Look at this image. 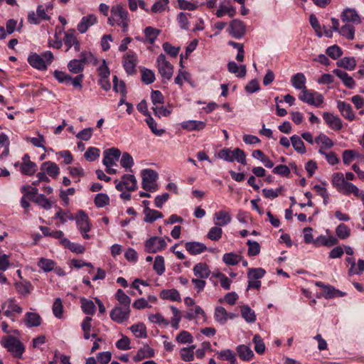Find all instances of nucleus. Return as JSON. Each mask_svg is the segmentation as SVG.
Masks as SVG:
<instances>
[{
	"mask_svg": "<svg viewBox=\"0 0 364 364\" xmlns=\"http://www.w3.org/2000/svg\"><path fill=\"white\" fill-rule=\"evenodd\" d=\"M111 15L107 19L109 25L117 24L122 28V31L126 33L128 30L129 21V13L121 4H116L111 8Z\"/></svg>",
	"mask_w": 364,
	"mask_h": 364,
	"instance_id": "obj_1",
	"label": "nucleus"
},
{
	"mask_svg": "<svg viewBox=\"0 0 364 364\" xmlns=\"http://www.w3.org/2000/svg\"><path fill=\"white\" fill-rule=\"evenodd\" d=\"M53 60V55L49 50L43 53L41 55L31 53L28 58L30 65L39 70H46Z\"/></svg>",
	"mask_w": 364,
	"mask_h": 364,
	"instance_id": "obj_2",
	"label": "nucleus"
},
{
	"mask_svg": "<svg viewBox=\"0 0 364 364\" xmlns=\"http://www.w3.org/2000/svg\"><path fill=\"white\" fill-rule=\"evenodd\" d=\"M218 157L228 162L236 161L242 165H246L247 164L246 154L243 150L239 148H235L233 150L224 148L218 152Z\"/></svg>",
	"mask_w": 364,
	"mask_h": 364,
	"instance_id": "obj_3",
	"label": "nucleus"
},
{
	"mask_svg": "<svg viewBox=\"0 0 364 364\" xmlns=\"http://www.w3.org/2000/svg\"><path fill=\"white\" fill-rule=\"evenodd\" d=\"M142 188L146 191H155L157 190V184L156 181L158 178V173L156 171L146 168L141 171Z\"/></svg>",
	"mask_w": 364,
	"mask_h": 364,
	"instance_id": "obj_4",
	"label": "nucleus"
},
{
	"mask_svg": "<svg viewBox=\"0 0 364 364\" xmlns=\"http://www.w3.org/2000/svg\"><path fill=\"white\" fill-rule=\"evenodd\" d=\"M1 343L16 358H21L25 350L23 343L14 336H8Z\"/></svg>",
	"mask_w": 364,
	"mask_h": 364,
	"instance_id": "obj_5",
	"label": "nucleus"
},
{
	"mask_svg": "<svg viewBox=\"0 0 364 364\" xmlns=\"http://www.w3.org/2000/svg\"><path fill=\"white\" fill-rule=\"evenodd\" d=\"M299 99L310 105L318 107L323 102V95L314 90L305 89L299 95Z\"/></svg>",
	"mask_w": 364,
	"mask_h": 364,
	"instance_id": "obj_6",
	"label": "nucleus"
},
{
	"mask_svg": "<svg viewBox=\"0 0 364 364\" xmlns=\"http://www.w3.org/2000/svg\"><path fill=\"white\" fill-rule=\"evenodd\" d=\"M159 73L164 79L169 80L173 73V66L166 60L164 54L161 53L156 60Z\"/></svg>",
	"mask_w": 364,
	"mask_h": 364,
	"instance_id": "obj_7",
	"label": "nucleus"
},
{
	"mask_svg": "<svg viewBox=\"0 0 364 364\" xmlns=\"http://www.w3.org/2000/svg\"><path fill=\"white\" fill-rule=\"evenodd\" d=\"M123 67L128 75L136 73V67L138 63L137 55L133 50H129L123 56Z\"/></svg>",
	"mask_w": 364,
	"mask_h": 364,
	"instance_id": "obj_8",
	"label": "nucleus"
},
{
	"mask_svg": "<svg viewBox=\"0 0 364 364\" xmlns=\"http://www.w3.org/2000/svg\"><path fill=\"white\" fill-rule=\"evenodd\" d=\"M166 242L162 237H151L145 242V251L149 253H156L165 249Z\"/></svg>",
	"mask_w": 364,
	"mask_h": 364,
	"instance_id": "obj_9",
	"label": "nucleus"
},
{
	"mask_svg": "<svg viewBox=\"0 0 364 364\" xmlns=\"http://www.w3.org/2000/svg\"><path fill=\"white\" fill-rule=\"evenodd\" d=\"M130 311V308L122 306H115L110 311L109 316L112 321L118 323H122L129 318Z\"/></svg>",
	"mask_w": 364,
	"mask_h": 364,
	"instance_id": "obj_10",
	"label": "nucleus"
},
{
	"mask_svg": "<svg viewBox=\"0 0 364 364\" xmlns=\"http://www.w3.org/2000/svg\"><path fill=\"white\" fill-rule=\"evenodd\" d=\"M1 309L6 316L12 318L15 314H21L22 309L19 306L14 299H9L1 304Z\"/></svg>",
	"mask_w": 364,
	"mask_h": 364,
	"instance_id": "obj_11",
	"label": "nucleus"
},
{
	"mask_svg": "<svg viewBox=\"0 0 364 364\" xmlns=\"http://www.w3.org/2000/svg\"><path fill=\"white\" fill-rule=\"evenodd\" d=\"M228 31L232 37L240 39L245 33V26L240 20L234 19L230 23Z\"/></svg>",
	"mask_w": 364,
	"mask_h": 364,
	"instance_id": "obj_12",
	"label": "nucleus"
},
{
	"mask_svg": "<svg viewBox=\"0 0 364 364\" xmlns=\"http://www.w3.org/2000/svg\"><path fill=\"white\" fill-rule=\"evenodd\" d=\"M323 119L326 124L333 130L340 131L343 128L342 120L337 115L331 112H323Z\"/></svg>",
	"mask_w": 364,
	"mask_h": 364,
	"instance_id": "obj_13",
	"label": "nucleus"
},
{
	"mask_svg": "<svg viewBox=\"0 0 364 364\" xmlns=\"http://www.w3.org/2000/svg\"><path fill=\"white\" fill-rule=\"evenodd\" d=\"M104 159L102 161L103 164L105 166H113L115 162L119 160L121 152L117 148H110L106 149L104 152Z\"/></svg>",
	"mask_w": 364,
	"mask_h": 364,
	"instance_id": "obj_14",
	"label": "nucleus"
},
{
	"mask_svg": "<svg viewBox=\"0 0 364 364\" xmlns=\"http://www.w3.org/2000/svg\"><path fill=\"white\" fill-rule=\"evenodd\" d=\"M341 18L343 22H350L355 24H359L361 22L360 18L354 9H346L341 14Z\"/></svg>",
	"mask_w": 364,
	"mask_h": 364,
	"instance_id": "obj_15",
	"label": "nucleus"
},
{
	"mask_svg": "<svg viewBox=\"0 0 364 364\" xmlns=\"http://www.w3.org/2000/svg\"><path fill=\"white\" fill-rule=\"evenodd\" d=\"M97 22L96 16L89 14L83 16L80 22L77 24V28L80 33H85L88 28Z\"/></svg>",
	"mask_w": 364,
	"mask_h": 364,
	"instance_id": "obj_16",
	"label": "nucleus"
},
{
	"mask_svg": "<svg viewBox=\"0 0 364 364\" xmlns=\"http://www.w3.org/2000/svg\"><path fill=\"white\" fill-rule=\"evenodd\" d=\"M76 223L80 232H89L91 228L87 215L83 211L80 210L76 217Z\"/></svg>",
	"mask_w": 364,
	"mask_h": 364,
	"instance_id": "obj_17",
	"label": "nucleus"
},
{
	"mask_svg": "<svg viewBox=\"0 0 364 364\" xmlns=\"http://www.w3.org/2000/svg\"><path fill=\"white\" fill-rule=\"evenodd\" d=\"M232 220V217L229 213L225 210H219L214 214L213 222L215 225L223 227L229 224Z\"/></svg>",
	"mask_w": 364,
	"mask_h": 364,
	"instance_id": "obj_18",
	"label": "nucleus"
},
{
	"mask_svg": "<svg viewBox=\"0 0 364 364\" xmlns=\"http://www.w3.org/2000/svg\"><path fill=\"white\" fill-rule=\"evenodd\" d=\"M337 108L345 119L348 121L355 119V114L350 104L343 101H338Z\"/></svg>",
	"mask_w": 364,
	"mask_h": 364,
	"instance_id": "obj_19",
	"label": "nucleus"
},
{
	"mask_svg": "<svg viewBox=\"0 0 364 364\" xmlns=\"http://www.w3.org/2000/svg\"><path fill=\"white\" fill-rule=\"evenodd\" d=\"M181 127L187 131H201L206 127V123L199 120H188L181 123Z\"/></svg>",
	"mask_w": 364,
	"mask_h": 364,
	"instance_id": "obj_20",
	"label": "nucleus"
},
{
	"mask_svg": "<svg viewBox=\"0 0 364 364\" xmlns=\"http://www.w3.org/2000/svg\"><path fill=\"white\" fill-rule=\"evenodd\" d=\"M73 32V30L71 32L68 31L67 33H65V36L63 38V41L65 46H67V51L69 49H70L73 46H74V49L75 51H80V42L75 36Z\"/></svg>",
	"mask_w": 364,
	"mask_h": 364,
	"instance_id": "obj_21",
	"label": "nucleus"
},
{
	"mask_svg": "<svg viewBox=\"0 0 364 364\" xmlns=\"http://www.w3.org/2000/svg\"><path fill=\"white\" fill-rule=\"evenodd\" d=\"M186 250L192 255L201 254L206 250V246L199 242H187L185 244Z\"/></svg>",
	"mask_w": 364,
	"mask_h": 364,
	"instance_id": "obj_22",
	"label": "nucleus"
},
{
	"mask_svg": "<svg viewBox=\"0 0 364 364\" xmlns=\"http://www.w3.org/2000/svg\"><path fill=\"white\" fill-rule=\"evenodd\" d=\"M154 356V349L150 348L148 345H145L137 350L136 354L133 357V360L135 362H139L144 358H149Z\"/></svg>",
	"mask_w": 364,
	"mask_h": 364,
	"instance_id": "obj_23",
	"label": "nucleus"
},
{
	"mask_svg": "<svg viewBox=\"0 0 364 364\" xmlns=\"http://www.w3.org/2000/svg\"><path fill=\"white\" fill-rule=\"evenodd\" d=\"M41 169L46 171L48 175L54 178H55L60 173V168L55 163L50 161L43 162L41 164Z\"/></svg>",
	"mask_w": 364,
	"mask_h": 364,
	"instance_id": "obj_24",
	"label": "nucleus"
},
{
	"mask_svg": "<svg viewBox=\"0 0 364 364\" xmlns=\"http://www.w3.org/2000/svg\"><path fill=\"white\" fill-rule=\"evenodd\" d=\"M306 77L302 73L294 75L291 79L292 86L296 90H301V92L306 89Z\"/></svg>",
	"mask_w": 364,
	"mask_h": 364,
	"instance_id": "obj_25",
	"label": "nucleus"
},
{
	"mask_svg": "<svg viewBox=\"0 0 364 364\" xmlns=\"http://www.w3.org/2000/svg\"><path fill=\"white\" fill-rule=\"evenodd\" d=\"M193 270L195 276L200 279H207L210 274V270L208 266L203 262L196 264Z\"/></svg>",
	"mask_w": 364,
	"mask_h": 364,
	"instance_id": "obj_26",
	"label": "nucleus"
},
{
	"mask_svg": "<svg viewBox=\"0 0 364 364\" xmlns=\"http://www.w3.org/2000/svg\"><path fill=\"white\" fill-rule=\"evenodd\" d=\"M122 181L125 189L128 191H134L137 188V181L132 174H124L122 177Z\"/></svg>",
	"mask_w": 364,
	"mask_h": 364,
	"instance_id": "obj_27",
	"label": "nucleus"
},
{
	"mask_svg": "<svg viewBox=\"0 0 364 364\" xmlns=\"http://www.w3.org/2000/svg\"><path fill=\"white\" fill-rule=\"evenodd\" d=\"M228 71L235 74L238 77H244L246 75L247 70L245 65L238 66L234 61L229 62L228 64Z\"/></svg>",
	"mask_w": 364,
	"mask_h": 364,
	"instance_id": "obj_28",
	"label": "nucleus"
},
{
	"mask_svg": "<svg viewBox=\"0 0 364 364\" xmlns=\"http://www.w3.org/2000/svg\"><path fill=\"white\" fill-rule=\"evenodd\" d=\"M25 317V323L28 328L38 326L41 323V318L38 314L27 312Z\"/></svg>",
	"mask_w": 364,
	"mask_h": 364,
	"instance_id": "obj_29",
	"label": "nucleus"
},
{
	"mask_svg": "<svg viewBox=\"0 0 364 364\" xmlns=\"http://www.w3.org/2000/svg\"><path fill=\"white\" fill-rule=\"evenodd\" d=\"M333 73L343 81V84L347 87L353 88L355 86L354 80L347 73L339 69H335Z\"/></svg>",
	"mask_w": 364,
	"mask_h": 364,
	"instance_id": "obj_30",
	"label": "nucleus"
},
{
	"mask_svg": "<svg viewBox=\"0 0 364 364\" xmlns=\"http://www.w3.org/2000/svg\"><path fill=\"white\" fill-rule=\"evenodd\" d=\"M240 358L242 360H250L254 356L253 351L249 346L240 345L236 348Z\"/></svg>",
	"mask_w": 364,
	"mask_h": 364,
	"instance_id": "obj_31",
	"label": "nucleus"
},
{
	"mask_svg": "<svg viewBox=\"0 0 364 364\" xmlns=\"http://www.w3.org/2000/svg\"><path fill=\"white\" fill-rule=\"evenodd\" d=\"M60 242L63 247L69 249L73 252L83 253L85 250V247L82 245L77 243L71 242L67 238H63L62 240L60 241Z\"/></svg>",
	"mask_w": 364,
	"mask_h": 364,
	"instance_id": "obj_32",
	"label": "nucleus"
},
{
	"mask_svg": "<svg viewBox=\"0 0 364 364\" xmlns=\"http://www.w3.org/2000/svg\"><path fill=\"white\" fill-rule=\"evenodd\" d=\"M315 143L320 146V149H331L333 146V141L326 134H320L316 139Z\"/></svg>",
	"mask_w": 364,
	"mask_h": 364,
	"instance_id": "obj_33",
	"label": "nucleus"
},
{
	"mask_svg": "<svg viewBox=\"0 0 364 364\" xmlns=\"http://www.w3.org/2000/svg\"><path fill=\"white\" fill-rule=\"evenodd\" d=\"M144 214L145 215L144 220L149 223L163 218V214L161 212L151 208L144 209Z\"/></svg>",
	"mask_w": 364,
	"mask_h": 364,
	"instance_id": "obj_34",
	"label": "nucleus"
},
{
	"mask_svg": "<svg viewBox=\"0 0 364 364\" xmlns=\"http://www.w3.org/2000/svg\"><path fill=\"white\" fill-rule=\"evenodd\" d=\"M81 308L82 311L87 315H93L95 313L96 307L92 301L85 299H80Z\"/></svg>",
	"mask_w": 364,
	"mask_h": 364,
	"instance_id": "obj_35",
	"label": "nucleus"
},
{
	"mask_svg": "<svg viewBox=\"0 0 364 364\" xmlns=\"http://www.w3.org/2000/svg\"><path fill=\"white\" fill-rule=\"evenodd\" d=\"M291 143L294 149V150L299 154H304L306 153V150L304 146V141L301 140V137L298 135H293L290 138Z\"/></svg>",
	"mask_w": 364,
	"mask_h": 364,
	"instance_id": "obj_36",
	"label": "nucleus"
},
{
	"mask_svg": "<svg viewBox=\"0 0 364 364\" xmlns=\"http://www.w3.org/2000/svg\"><path fill=\"white\" fill-rule=\"evenodd\" d=\"M338 67L343 68L346 70H353L355 68L356 61L353 57H344L337 61Z\"/></svg>",
	"mask_w": 364,
	"mask_h": 364,
	"instance_id": "obj_37",
	"label": "nucleus"
},
{
	"mask_svg": "<svg viewBox=\"0 0 364 364\" xmlns=\"http://www.w3.org/2000/svg\"><path fill=\"white\" fill-rule=\"evenodd\" d=\"M129 329L136 338H146V328L142 323L134 324L130 326Z\"/></svg>",
	"mask_w": 364,
	"mask_h": 364,
	"instance_id": "obj_38",
	"label": "nucleus"
},
{
	"mask_svg": "<svg viewBox=\"0 0 364 364\" xmlns=\"http://www.w3.org/2000/svg\"><path fill=\"white\" fill-rule=\"evenodd\" d=\"M161 297L164 299L176 301H181V300L179 292L174 289L163 290L161 293Z\"/></svg>",
	"mask_w": 364,
	"mask_h": 364,
	"instance_id": "obj_39",
	"label": "nucleus"
},
{
	"mask_svg": "<svg viewBox=\"0 0 364 364\" xmlns=\"http://www.w3.org/2000/svg\"><path fill=\"white\" fill-rule=\"evenodd\" d=\"M196 346L193 345L188 348H183L180 350L181 359L185 362H190L194 359V349Z\"/></svg>",
	"mask_w": 364,
	"mask_h": 364,
	"instance_id": "obj_40",
	"label": "nucleus"
},
{
	"mask_svg": "<svg viewBox=\"0 0 364 364\" xmlns=\"http://www.w3.org/2000/svg\"><path fill=\"white\" fill-rule=\"evenodd\" d=\"M242 256L233 252L225 253L223 256V261L228 265H236L242 259Z\"/></svg>",
	"mask_w": 364,
	"mask_h": 364,
	"instance_id": "obj_41",
	"label": "nucleus"
},
{
	"mask_svg": "<svg viewBox=\"0 0 364 364\" xmlns=\"http://www.w3.org/2000/svg\"><path fill=\"white\" fill-rule=\"evenodd\" d=\"M241 315L248 323H253L256 321L255 313L249 306H242L241 307Z\"/></svg>",
	"mask_w": 364,
	"mask_h": 364,
	"instance_id": "obj_42",
	"label": "nucleus"
},
{
	"mask_svg": "<svg viewBox=\"0 0 364 364\" xmlns=\"http://www.w3.org/2000/svg\"><path fill=\"white\" fill-rule=\"evenodd\" d=\"M217 354L218 359H220V360H228L230 361L232 364H235V363L236 362L235 354L230 349H227L218 352Z\"/></svg>",
	"mask_w": 364,
	"mask_h": 364,
	"instance_id": "obj_43",
	"label": "nucleus"
},
{
	"mask_svg": "<svg viewBox=\"0 0 364 364\" xmlns=\"http://www.w3.org/2000/svg\"><path fill=\"white\" fill-rule=\"evenodd\" d=\"M228 314L223 306H217L215 310L214 317L216 321L225 324L228 320Z\"/></svg>",
	"mask_w": 364,
	"mask_h": 364,
	"instance_id": "obj_44",
	"label": "nucleus"
},
{
	"mask_svg": "<svg viewBox=\"0 0 364 364\" xmlns=\"http://www.w3.org/2000/svg\"><path fill=\"white\" fill-rule=\"evenodd\" d=\"M338 33L348 40H353L355 36V28L350 24H346L340 28Z\"/></svg>",
	"mask_w": 364,
	"mask_h": 364,
	"instance_id": "obj_45",
	"label": "nucleus"
},
{
	"mask_svg": "<svg viewBox=\"0 0 364 364\" xmlns=\"http://www.w3.org/2000/svg\"><path fill=\"white\" fill-rule=\"evenodd\" d=\"M336 234L339 239L345 240L350 236V229L344 223H341L336 228Z\"/></svg>",
	"mask_w": 364,
	"mask_h": 364,
	"instance_id": "obj_46",
	"label": "nucleus"
},
{
	"mask_svg": "<svg viewBox=\"0 0 364 364\" xmlns=\"http://www.w3.org/2000/svg\"><path fill=\"white\" fill-rule=\"evenodd\" d=\"M55 265V262L49 259L41 257L38 262V266L41 268L44 272H48L52 271Z\"/></svg>",
	"mask_w": 364,
	"mask_h": 364,
	"instance_id": "obj_47",
	"label": "nucleus"
},
{
	"mask_svg": "<svg viewBox=\"0 0 364 364\" xmlns=\"http://www.w3.org/2000/svg\"><path fill=\"white\" fill-rule=\"evenodd\" d=\"M115 296L122 306L130 308L131 299L124 293V291L120 289H118Z\"/></svg>",
	"mask_w": 364,
	"mask_h": 364,
	"instance_id": "obj_48",
	"label": "nucleus"
},
{
	"mask_svg": "<svg viewBox=\"0 0 364 364\" xmlns=\"http://www.w3.org/2000/svg\"><path fill=\"white\" fill-rule=\"evenodd\" d=\"M265 273V270L261 267L250 268L247 271V278L248 279L259 280L264 276Z\"/></svg>",
	"mask_w": 364,
	"mask_h": 364,
	"instance_id": "obj_49",
	"label": "nucleus"
},
{
	"mask_svg": "<svg viewBox=\"0 0 364 364\" xmlns=\"http://www.w3.org/2000/svg\"><path fill=\"white\" fill-rule=\"evenodd\" d=\"M340 191L343 192L346 195L353 193L355 196H360V190L358 188L348 181L345 183Z\"/></svg>",
	"mask_w": 364,
	"mask_h": 364,
	"instance_id": "obj_50",
	"label": "nucleus"
},
{
	"mask_svg": "<svg viewBox=\"0 0 364 364\" xmlns=\"http://www.w3.org/2000/svg\"><path fill=\"white\" fill-rule=\"evenodd\" d=\"M84 66L82 63H80V60L77 59L70 60L68 65V70L75 74L82 73L84 70Z\"/></svg>",
	"mask_w": 364,
	"mask_h": 364,
	"instance_id": "obj_51",
	"label": "nucleus"
},
{
	"mask_svg": "<svg viewBox=\"0 0 364 364\" xmlns=\"http://www.w3.org/2000/svg\"><path fill=\"white\" fill-rule=\"evenodd\" d=\"M141 80L146 85H149L155 80L154 72L147 68H141Z\"/></svg>",
	"mask_w": 364,
	"mask_h": 364,
	"instance_id": "obj_52",
	"label": "nucleus"
},
{
	"mask_svg": "<svg viewBox=\"0 0 364 364\" xmlns=\"http://www.w3.org/2000/svg\"><path fill=\"white\" fill-rule=\"evenodd\" d=\"M247 245L248 247L247 255L250 257H254L259 254L260 245L256 241L247 240Z\"/></svg>",
	"mask_w": 364,
	"mask_h": 364,
	"instance_id": "obj_53",
	"label": "nucleus"
},
{
	"mask_svg": "<svg viewBox=\"0 0 364 364\" xmlns=\"http://www.w3.org/2000/svg\"><path fill=\"white\" fill-rule=\"evenodd\" d=\"M346 181L342 173H336L332 176V184L338 191L341 190Z\"/></svg>",
	"mask_w": 364,
	"mask_h": 364,
	"instance_id": "obj_54",
	"label": "nucleus"
},
{
	"mask_svg": "<svg viewBox=\"0 0 364 364\" xmlns=\"http://www.w3.org/2000/svg\"><path fill=\"white\" fill-rule=\"evenodd\" d=\"M146 122L148 124L149 127L151 130V132L156 134V136H161L164 133H165V129H157V124L156 121L151 117V115H149L146 119Z\"/></svg>",
	"mask_w": 364,
	"mask_h": 364,
	"instance_id": "obj_55",
	"label": "nucleus"
},
{
	"mask_svg": "<svg viewBox=\"0 0 364 364\" xmlns=\"http://www.w3.org/2000/svg\"><path fill=\"white\" fill-rule=\"evenodd\" d=\"M144 34L149 43L153 44L159 34V31L149 26L145 28Z\"/></svg>",
	"mask_w": 364,
	"mask_h": 364,
	"instance_id": "obj_56",
	"label": "nucleus"
},
{
	"mask_svg": "<svg viewBox=\"0 0 364 364\" xmlns=\"http://www.w3.org/2000/svg\"><path fill=\"white\" fill-rule=\"evenodd\" d=\"M223 230L219 226H215L210 229L207 237L213 241H218L222 237Z\"/></svg>",
	"mask_w": 364,
	"mask_h": 364,
	"instance_id": "obj_57",
	"label": "nucleus"
},
{
	"mask_svg": "<svg viewBox=\"0 0 364 364\" xmlns=\"http://www.w3.org/2000/svg\"><path fill=\"white\" fill-rule=\"evenodd\" d=\"M36 164L34 162L29 161L22 163L21 166V170L22 173L28 176L33 175L36 171Z\"/></svg>",
	"mask_w": 364,
	"mask_h": 364,
	"instance_id": "obj_58",
	"label": "nucleus"
},
{
	"mask_svg": "<svg viewBox=\"0 0 364 364\" xmlns=\"http://www.w3.org/2000/svg\"><path fill=\"white\" fill-rule=\"evenodd\" d=\"M94 203L97 208H103L109 203V198L106 193H98L95 198Z\"/></svg>",
	"mask_w": 364,
	"mask_h": 364,
	"instance_id": "obj_59",
	"label": "nucleus"
},
{
	"mask_svg": "<svg viewBox=\"0 0 364 364\" xmlns=\"http://www.w3.org/2000/svg\"><path fill=\"white\" fill-rule=\"evenodd\" d=\"M53 313L58 318H61L63 313V302L60 298H57L53 304Z\"/></svg>",
	"mask_w": 364,
	"mask_h": 364,
	"instance_id": "obj_60",
	"label": "nucleus"
},
{
	"mask_svg": "<svg viewBox=\"0 0 364 364\" xmlns=\"http://www.w3.org/2000/svg\"><path fill=\"white\" fill-rule=\"evenodd\" d=\"M153 268L159 275H161L164 272V259L162 256L159 255L156 257Z\"/></svg>",
	"mask_w": 364,
	"mask_h": 364,
	"instance_id": "obj_61",
	"label": "nucleus"
},
{
	"mask_svg": "<svg viewBox=\"0 0 364 364\" xmlns=\"http://www.w3.org/2000/svg\"><path fill=\"white\" fill-rule=\"evenodd\" d=\"M176 340L179 343H191L193 341L192 335L186 331H182L177 335Z\"/></svg>",
	"mask_w": 364,
	"mask_h": 364,
	"instance_id": "obj_62",
	"label": "nucleus"
},
{
	"mask_svg": "<svg viewBox=\"0 0 364 364\" xmlns=\"http://www.w3.org/2000/svg\"><path fill=\"white\" fill-rule=\"evenodd\" d=\"M120 164L123 168L131 170L132 166L134 165L132 156L129 153L124 152L120 159Z\"/></svg>",
	"mask_w": 364,
	"mask_h": 364,
	"instance_id": "obj_63",
	"label": "nucleus"
},
{
	"mask_svg": "<svg viewBox=\"0 0 364 364\" xmlns=\"http://www.w3.org/2000/svg\"><path fill=\"white\" fill-rule=\"evenodd\" d=\"M326 53L328 56L334 60L339 58L343 54L342 50L337 45L328 47L326 49Z\"/></svg>",
	"mask_w": 364,
	"mask_h": 364,
	"instance_id": "obj_64",
	"label": "nucleus"
}]
</instances>
